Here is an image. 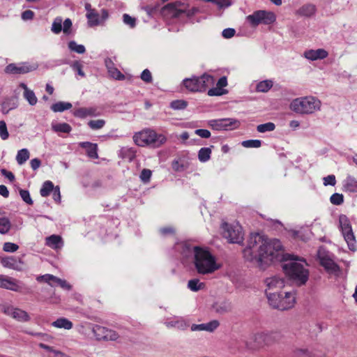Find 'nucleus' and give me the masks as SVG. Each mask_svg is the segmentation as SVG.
Returning <instances> with one entry per match:
<instances>
[{"mask_svg":"<svg viewBox=\"0 0 357 357\" xmlns=\"http://www.w3.org/2000/svg\"><path fill=\"white\" fill-rule=\"evenodd\" d=\"M282 247L278 239H268L259 234H253L243 250V257L245 260L261 268L274 259L289 260L282 264L285 274L298 284H305L309 278V271L304 267V261L293 259L291 255H283Z\"/></svg>","mask_w":357,"mask_h":357,"instance_id":"1","label":"nucleus"},{"mask_svg":"<svg viewBox=\"0 0 357 357\" xmlns=\"http://www.w3.org/2000/svg\"><path fill=\"white\" fill-rule=\"evenodd\" d=\"M181 254L184 257L193 255V264L195 270L200 275H208L220 268L215 257L206 248L194 246L188 243L181 244Z\"/></svg>","mask_w":357,"mask_h":357,"instance_id":"2","label":"nucleus"},{"mask_svg":"<svg viewBox=\"0 0 357 357\" xmlns=\"http://www.w3.org/2000/svg\"><path fill=\"white\" fill-rule=\"evenodd\" d=\"M321 101L313 96H305L294 99L290 104V108L296 113L311 114L321 109Z\"/></svg>","mask_w":357,"mask_h":357,"instance_id":"3","label":"nucleus"},{"mask_svg":"<svg viewBox=\"0 0 357 357\" xmlns=\"http://www.w3.org/2000/svg\"><path fill=\"white\" fill-rule=\"evenodd\" d=\"M135 143L139 146H151L158 148L165 143L167 138L162 134H157L152 130H144L133 136Z\"/></svg>","mask_w":357,"mask_h":357,"instance_id":"4","label":"nucleus"},{"mask_svg":"<svg viewBox=\"0 0 357 357\" xmlns=\"http://www.w3.org/2000/svg\"><path fill=\"white\" fill-rule=\"evenodd\" d=\"M185 87L192 92L204 91L207 87L214 83L213 76L207 74H204L201 77H193L191 78H186L183 81Z\"/></svg>","mask_w":357,"mask_h":357,"instance_id":"5","label":"nucleus"},{"mask_svg":"<svg viewBox=\"0 0 357 357\" xmlns=\"http://www.w3.org/2000/svg\"><path fill=\"white\" fill-rule=\"evenodd\" d=\"M340 228L351 251L357 250V244L349 218L345 215L339 216Z\"/></svg>","mask_w":357,"mask_h":357,"instance_id":"6","label":"nucleus"},{"mask_svg":"<svg viewBox=\"0 0 357 357\" xmlns=\"http://www.w3.org/2000/svg\"><path fill=\"white\" fill-rule=\"evenodd\" d=\"M222 235L231 243L240 244L243 241V229L238 224H228L224 222L222 225Z\"/></svg>","mask_w":357,"mask_h":357,"instance_id":"7","label":"nucleus"},{"mask_svg":"<svg viewBox=\"0 0 357 357\" xmlns=\"http://www.w3.org/2000/svg\"><path fill=\"white\" fill-rule=\"evenodd\" d=\"M163 9L167 10L172 17L175 18L178 17L182 13H185L188 17H190L199 11V8L196 7L187 10V6L181 1L168 3Z\"/></svg>","mask_w":357,"mask_h":357,"instance_id":"8","label":"nucleus"},{"mask_svg":"<svg viewBox=\"0 0 357 357\" xmlns=\"http://www.w3.org/2000/svg\"><path fill=\"white\" fill-rule=\"evenodd\" d=\"M247 20L252 26L259 24H270L275 21V15L272 12L257 10L248 15Z\"/></svg>","mask_w":357,"mask_h":357,"instance_id":"9","label":"nucleus"},{"mask_svg":"<svg viewBox=\"0 0 357 357\" xmlns=\"http://www.w3.org/2000/svg\"><path fill=\"white\" fill-rule=\"evenodd\" d=\"M317 257L320 264L328 273L336 274L340 271L339 266L330 257L329 254L324 248H319Z\"/></svg>","mask_w":357,"mask_h":357,"instance_id":"10","label":"nucleus"},{"mask_svg":"<svg viewBox=\"0 0 357 357\" xmlns=\"http://www.w3.org/2000/svg\"><path fill=\"white\" fill-rule=\"evenodd\" d=\"M208 125L215 130H229L238 128L240 122L235 119L227 118L210 120Z\"/></svg>","mask_w":357,"mask_h":357,"instance_id":"11","label":"nucleus"},{"mask_svg":"<svg viewBox=\"0 0 357 357\" xmlns=\"http://www.w3.org/2000/svg\"><path fill=\"white\" fill-rule=\"evenodd\" d=\"M0 287L16 292H22L24 287L16 279L0 274Z\"/></svg>","mask_w":357,"mask_h":357,"instance_id":"12","label":"nucleus"},{"mask_svg":"<svg viewBox=\"0 0 357 357\" xmlns=\"http://www.w3.org/2000/svg\"><path fill=\"white\" fill-rule=\"evenodd\" d=\"M93 333L98 340H116L118 334L113 330L100 326H96L93 329Z\"/></svg>","mask_w":357,"mask_h":357,"instance_id":"13","label":"nucleus"},{"mask_svg":"<svg viewBox=\"0 0 357 357\" xmlns=\"http://www.w3.org/2000/svg\"><path fill=\"white\" fill-rule=\"evenodd\" d=\"M35 69V66L29 65L27 63H21L19 64L10 63L6 67L5 72L8 74L22 75L31 72Z\"/></svg>","mask_w":357,"mask_h":357,"instance_id":"14","label":"nucleus"},{"mask_svg":"<svg viewBox=\"0 0 357 357\" xmlns=\"http://www.w3.org/2000/svg\"><path fill=\"white\" fill-rule=\"evenodd\" d=\"M250 342L246 341V345L250 348L259 347L263 344H268L267 333L261 332L252 334L250 336Z\"/></svg>","mask_w":357,"mask_h":357,"instance_id":"15","label":"nucleus"},{"mask_svg":"<svg viewBox=\"0 0 357 357\" xmlns=\"http://www.w3.org/2000/svg\"><path fill=\"white\" fill-rule=\"evenodd\" d=\"M45 195L46 197L52 195V197L56 204L61 203V193L59 185L54 186L50 181H46L45 183Z\"/></svg>","mask_w":357,"mask_h":357,"instance_id":"16","label":"nucleus"},{"mask_svg":"<svg viewBox=\"0 0 357 357\" xmlns=\"http://www.w3.org/2000/svg\"><path fill=\"white\" fill-rule=\"evenodd\" d=\"M219 325L220 323L218 320H212L206 324H192L191 326V331H206L208 332H213L219 326Z\"/></svg>","mask_w":357,"mask_h":357,"instance_id":"17","label":"nucleus"},{"mask_svg":"<svg viewBox=\"0 0 357 357\" xmlns=\"http://www.w3.org/2000/svg\"><path fill=\"white\" fill-rule=\"evenodd\" d=\"M328 53L324 49L309 50L304 52L306 59L315 61L317 59H323L328 56Z\"/></svg>","mask_w":357,"mask_h":357,"instance_id":"18","label":"nucleus"},{"mask_svg":"<svg viewBox=\"0 0 357 357\" xmlns=\"http://www.w3.org/2000/svg\"><path fill=\"white\" fill-rule=\"evenodd\" d=\"M266 283L268 287L266 289V291H271V290L282 289L284 287V279L278 276L267 278L266 280Z\"/></svg>","mask_w":357,"mask_h":357,"instance_id":"19","label":"nucleus"},{"mask_svg":"<svg viewBox=\"0 0 357 357\" xmlns=\"http://www.w3.org/2000/svg\"><path fill=\"white\" fill-rule=\"evenodd\" d=\"M266 294L268 301L269 304L275 309L284 308L282 305H280L281 301V296H282V292L277 293V292H271L266 291Z\"/></svg>","mask_w":357,"mask_h":357,"instance_id":"20","label":"nucleus"},{"mask_svg":"<svg viewBox=\"0 0 357 357\" xmlns=\"http://www.w3.org/2000/svg\"><path fill=\"white\" fill-rule=\"evenodd\" d=\"M295 303V296L294 294L291 292H282V296H281V301L280 305H282L284 308H279L280 310H286L289 308H291Z\"/></svg>","mask_w":357,"mask_h":357,"instance_id":"21","label":"nucleus"},{"mask_svg":"<svg viewBox=\"0 0 357 357\" xmlns=\"http://www.w3.org/2000/svg\"><path fill=\"white\" fill-rule=\"evenodd\" d=\"M79 146L86 151V155L92 159H97L98 155V145L89 142H83L79 144Z\"/></svg>","mask_w":357,"mask_h":357,"instance_id":"22","label":"nucleus"},{"mask_svg":"<svg viewBox=\"0 0 357 357\" xmlns=\"http://www.w3.org/2000/svg\"><path fill=\"white\" fill-rule=\"evenodd\" d=\"M46 245L54 250H60L63 246V241L61 236L53 234L46 238Z\"/></svg>","mask_w":357,"mask_h":357,"instance_id":"23","label":"nucleus"},{"mask_svg":"<svg viewBox=\"0 0 357 357\" xmlns=\"http://www.w3.org/2000/svg\"><path fill=\"white\" fill-rule=\"evenodd\" d=\"M73 115L78 118H86V116H96L98 115L97 109L93 107H80L73 112Z\"/></svg>","mask_w":357,"mask_h":357,"instance_id":"24","label":"nucleus"},{"mask_svg":"<svg viewBox=\"0 0 357 357\" xmlns=\"http://www.w3.org/2000/svg\"><path fill=\"white\" fill-rule=\"evenodd\" d=\"M167 328H176L179 330H185L189 324L183 317H175L173 320L165 323Z\"/></svg>","mask_w":357,"mask_h":357,"instance_id":"25","label":"nucleus"},{"mask_svg":"<svg viewBox=\"0 0 357 357\" xmlns=\"http://www.w3.org/2000/svg\"><path fill=\"white\" fill-rule=\"evenodd\" d=\"M19 87L24 89L23 96L31 105L37 102V98L32 90H30L24 83H20Z\"/></svg>","mask_w":357,"mask_h":357,"instance_id":"26","label":"nucleus"},{"mask_svg":"<svg viewBox=\"0 0 357 357\" xmlns=\"http://www.w3.org/2000/svg\"><path fill=\"white\" fill-rule=\"evenodd\" d=\"M343 187L346 191L357 192V180L351 176H348L344 181Z\"/></svg>","mask_w":357,"mask_h":357,"instance_id":"27","label":"nucleus"},{"mask_svg":"<svg viewBox=\"0 0 357 357\" xmlns=\"http://www.w3.org/2000/svg\"><path fill=\"white\" fill-rule=\"evenodd\" d=\"M51 325L55 328H64L66 330H70L73 326L72 321L64 317L57 319Z\"/></svg>","mask_w":357,"mask_h":357,"instance_id":"28","label":"nucleus"},{"mask_svg":"<svg viewBox=\"0 0 357 357\" xmlns=\"http://www.w3.org/2000/svg\"><path fill=\"white\" fill-rule=\"evenodd\" d=\"M52 129L56 133H69L72 130L71 126L67 123H52Z\"/></svg>","mask_w":357,"mask_h":357,"instance_id":"29","label":"nucleus"},{"mask_svg":"<svg viewBox=\"0 0 357 357\" xmlns=\"http://www.w3.org/2000/svg\"><path fill=\"white\" fill-rule=\"evenodd\" d=\"M316 12V6L313 4L308 3L301 6L297 11L300 15L305 17H311Z\"/></svg>","mask_w":357,"mask_h":357,"instance_id":"30","label":"nucleus"},{"mask_svg":"<svg viewBox=\"0 0 357 357\" xmlns=\"http://www.w3.org/2000/svg\"><path fill=\"white\" fill-rule=\"evenodd\" d=\"M17 106L15 98L6 99L1 104V112L4 114H7L11 109L16 108Z\"/></svg>","mask_w":357,"mask_h":357,"instance_id":"31","label":"nucleus"},{"mask_svg":"<svg viewBox=\"0 0 357 357\" xmlns=\"http://www.w3.org/2000/svg\"><path fill=\"white\" fill-rule=\"evenodd\" d=\"M0 262L3 267L12 269L17 268V261L15 257L10 256L2 257Z\"/></svg>","mask_w":357,"mask_h":357,"instance_id":"32","label":"nucleus"},{"mask_svg":"<svg viewBox=\"0 0 357 357\" xmlns=\"http://www.w3.org/2000/svg\"><path fill=\"white\" fill-rule=\"evenodd\" d=\"M72 104L68 102L59 101L51 106V109L54 112H62L72 107Z\"/></svg>","mask_w":357,"mask_h":357,"instance_id":"33","label":"nucleus"},{"mask_svg":"<svg viewBox=\"0 0 357 357\" xmlns=\"http://www.w3.org/2000/svg\"><path fill=\"white\" fill-rule=\"evenodd\" d=\"M86 17L88 19V23L90 26H97L101 23L99 14L96 13L95 10L93 11H89V13H87Z\"/></svg>","mask_w":357,"mask_h":357,"instance_id":"34","label":"nucleus"},{"mask_svg":"<svg viewBox=\"0 0 357 357\" xmlns=\"http://www.w3.org/2000/svg\"><path fill=\"white\" fill-rule=\"evenodd\" d=\"M217 313L223 314L231 310V305L229 303L224 301L213 306Z\"/></svg>","mask_w":357,"mask_h":357,"instance_id":"35","label":"nucleus"},{"mask_svg":"<svg viewBox=\"0 0 357 357\" xmlns=\"http://www.w3.org/2000/svg\"><path fill=\"white\" fill-rule=\"evenodd\" d=\"M188 287L192 291H198L205 287V284L199 279H192L188 281Z\"/></svg>","mask_w":357,"mask_h":357,"instance_id":"36","label":"nucleus"},{"mask_svg":"<svg viewBox=\"0 0 357 357\" xmlns=\"http://www.w3.org/2000/svg\"><path fill=\"white\" fill-rule=\"evenodd\" d=\"M13 318L19 321H27L29 320V316L26 312L16 307L15 309Z\"/></svg>","mask_w":357,"mask_h":357,"instance_id":"37","label":"nucleus"},{"mask_svg":"<svg viewBox=\"0 0 357 357\" xmlns=\"http://www.w3.org/2000/svg\"><path fill=\"white\" fill-rule=\"evenodd\" d=\"M29 158V151L26 149H22L17 152L16 160L19 165H23Z\"/></svg>","mask_w":357,"mask_h":357,"instance_id":"38","label":"nucleus"},{"mask_svg":"<svg viewBox=\"0 0 357 357\" xmlns=\"http://www.w3.org/2000/svg\"><path fill=\"white\" fill-rule=\"evenodd\" d=\"M211 150L210 148L204 147L202 148L198 153V158L199 161L205 162L208 161L211 158Z\"/></svg>","mask_w":357,"mask_h":357,"instance_id":"39","label":"nucleus"},{"mask_svg":"<svg viewBox=\"0 0 357 357\" xmlns=\"http://www.w3.org/2000/svg\"><path fill=\"white\" fill-rule=\"evenodd\" d=\"M11 227V223L8 218H0V234H7Z\"/></svg>","mask_w":357,"mask_h":357,"instance_id":"40","label":"nucleus"},{"mask_svg":"<svg viewBox=\"0 0 357 357\" xmlns=\"http://www.w3.org/2000/svg\"><path fill=\"white\" fill-rule=\"evenodd\" d=\"M122 157L132 161L136 156V150L133 148H123L121 149Z\"/></svg>","mask_w":357,"mask_h":357,"instance_id":"41","label":"nucleus"},{"mask_svg":"<svg viewBox=\"0 0 357 357\" xmlns=\"http://www.w3.org/2000/svg\"><path fill=\"white\" fill-rule=\"evenodd\" d=\"M273 86V82L271 80L261 81L257 84L256 90L259 92H267Z\"/></svg>","mask_w":357,"mask_h":357,"instance_id":"42","label":"nucleus"},{"mask_svg":"<svg viewBox=\"0 0 357 357\" xmlns=\"http://www.w3.org/2000/svg\"><path fill=\"white\" fill-rule=\"evenodd\" d=\"M275 125L272 122H268L266 123L258 125L257 126V130L261 133L273 131L275 130Z\"/></svg>","mask_w":357,"mask_h":357,"instance_id":"43","label":"nucleus"},{"mask_svg":"<svg viewBox=\"0 0 357 357\" xmlns=\"http://www.w3.org/2000/svg\"><path fill=\"white\" fill-rule=\"evenodd\" d=\"M68 48L78 54H84L86 51L85 47L83 45H78L75 41H70L68 43Z\"/></svg>","mask_w":357,"mask_h":357,"instance_id":"44","label":"nucleus"},{"mask_svg":"<svg viewBox=\"0 0 357 357\" xmlns=\"http://www.w3.org/2000/svg\"><path fill=\"white\" fill-rule=\"evenodd\" d=\"M241 144L245 148H259L261 146V141L259 139H248L243 141Z\"/></svg>","mask_w":357,"mask_h":357,"instance_id":"45","label":"nucleus"},{"mask_svg":"<svg viewBox=\"0 0 357 357\" xmlns=\"http://www.w3.org/2000/svg\"><path fill=\"white\" fill-rule=\"evenodd\" d=\"M105 125V121L103 119L91 120L88 122V126L92 130H99Z\"/></svg>","mask_w":357,"mask_h":357,"instance_id":"46","label":"nucleus"},{"mask_svg":"<svg viewBox=\"0 0 357 357\" xmlns=\"http://www.w3.org/2000/svg\"><path fill=\"white\" fill-rule=\"evenodd\" d=\"M188 105V103L186 101L183 100H174L171 102L170 107L174 109H185Z\"/></svg>","mask_w":357,"mask_h":357,"instance_id":"47","label":"nucleus"},{"mask_svg":"<svg viewBox=\"0 0 357 357\" xmlns=\"http://www.w3.org/2000/svg\"><path fill=\"white\" fill-rule=\"evenodd\" d=\"M227 93V91L226 89H222L218 86H215L214 88L210 89L208 91V95L209 96H222L224 94Z\"/></svg>","mask_w":357,"mask_h":357,"instance_id":"48","label":"nucleus"},{"mask_svg":"<svg viewBox=\"0 0 357 357\" xmlns=\"http://www.w3.org/2000/svg\"><path fill=\"white\" fill-rule=\"evenodd\" d=\"M330 201L334 205H340L344 202V196L342 194L334 193L331 196Z\"/></svg>","mask_w":357,"mask_h":357,"instance_id":"49","label":"nucleus"},{"mask_svg":"<svg viewBox=\"0 0 357 357\" xmlns=\"http://www.w3.org/2000/svg\"><path fill=\"white\" fill-rule=\"evenodd\" d=\"M268 333V344L272 342H277L280 340L282 338V335L280 332L278 331H271Z\"/></svg>","mask_w":357,"mask_h":357,"instance_id":"50","label":"nucleus"},{"mask_svg":"<svg viewBox=\"0 0 357 357\" xmlns=\"http://www.w3.org/2000/svg\"><path fill=\"white\" fill-rule=\"evenodd\" d=\"M152 175V172L149 169H143L141 172L139 178L145 183H149Z\"/></svg>","mask_w":357,"mask_h":357,"instance_id":"51","label":"nucleus"},{"mask_svg":"<svg viewBox=\"0 0 357 357\" xmlns=\"http://www.w3.org/2000/svg\"><path fill=\"white\" fill-rule=\"evenodd\" d=\"M62 30V20L61 18H56L52 23V31L54 33H59Z\"/></svg>","mask_w":357,"mask_h":357,"instance_id":"52","label":"nucleus"},{"mask_svg":"<svg viewBox=\"0 0 357 357\" xmlns=\"http://www.w3.org/2000/svg\"><path fill=\"white\" fill-rule=\"evenodd\" d=\"M109 75L111 77L117 80H123L125 78L123 74H122L116 68H109Z\"/></svg>","mask_w":357,"mask_h":357,"instance_id":"53","label":"nucleus"},{"mask_svg":"<svg viewBox=\"0 0 357 357\" xmlns=\"http://www.w3.org/2000/svg\"><path fill=\"white\" fill-rule=\"evenodd\" d=\"M58 280H61V278H59L53 275L46 273V283H47L51 287L59 286Z\"/></svg>","mask_w":357,"mask_h":357,"instance_id":"54","label":"nucleus"},{"mask_svg":"<svg viewBox=\"0 0 357 357\" xmlns=\"http://www.w3.org/2000/svg\"><path fill=\"white\" fill-rule=\"evenodd\" d=\"M19 248V246L10 242H6L3 244V250L6 252H14L17 251Z\"/></svg>","mask_w":357,"mask_h":357,"instance_id":"55","label":"nucleus"},{"mask_svg":"<svg viewBox=\"0 0 357 357\" xmlns=\"http://www.w3.org/2000/svg\"><path fill=\"white\" fill-rule=\"evenodd\" d=\"M0 137L3 140L7 139L9 137L6 124L4 121H0Z\"/></svg>","mask_w":357,"mask_h":357,"instance_id":"56","label":"nucleus"},{"mask_svg":"<svg viewBox=\"0 0 357 357\" xmlns=\"http://www.w3.org/2000/svg\"><path fill=\"white\" fill-rule=\"evenodd\" d=\"M123 21L126 24L128 25L130 28H134L136 25L135 18L132 17L128 14H123Z\"/></svg>","mask_w":357,"mask_h":357,"instance_id":"57","label":"nucleus"},{"mask_svg":"<svg viewBox=\"0 0 357 357\" xmlns=\"http://www.w3.org/2000/svg\"><path fill=\"white\" fill-rule=\"evenodd\" d=\"M140 77L146 83H151L153 79L151 73L148 69L142 71Z\"/></svg>","mask_w":357,"mask_h":357,"instance_id":"58","label":"nucleus"},{"mask_svg":"<svg viewBox=\"0 0 357 357\" xmlns=\"http://www.w3.org/2000/svg\"><path fill=\"white\" fill-rule=\"evenodd\" d=\"M20 195L24 202H26L28 204H33V201L31 199V197H30V195H29V192L28 190H20Z\"/></svg>","mask_w":357,"mask_h":357,"instance_id":"59","label":"nucleus"},{"mask_svg":"<svg viewBox=\"0 0 357 357\" xmlns=\"http://www.w3.org/2000/svg\"><path fill=\"white\" fill-rule=\"evenodd\" d=\"M185 165L178 160H174L172 162V167L176 172L183 171L185 169Z\"/></svg>","mask_w":357,"mask_h":357,"instance_id":"60","label":"nucleus"},{"mask_svg":"<svg viewBox=\"0 0 357 357\" xmlns=\"http://www.w3.org/2000/svg\"><path fill=\"white\" fill-rule=\"evenodd\" d=\"M236 33V30L233 28H227L225 29L222 32V36L223 38L229 39L232 38Z\"/></svg>","mask_w":357,"mask_h":357,"instance_id":"61","label":"nucleus"},{"mask_svg":"<svg viewBox=\"0 0 357 357\" xmlns=\"http://www.w3.org/2000/svg\"><path fill=\"white\" fill-rule=\"evenodd\" d=\"M336 183L335 176L333 174L328 175L324 178V185H332L334 186Z\"/></svg>","mask_w":357,"mask_h":357,"instance_id":"62","label":"nucleus"},{"mask_svg":"<svg viewBox=\"0 0 357 357\" xmlns=\"http://www.w3.org/2000/svg\"><path fill=\"white\" fill-rule=\"evenodd\" d=\"M71 27H72V21L69 18L66 19L63 22V26L62 28L63 33L67 35L70 34Z\"/></svg>","mask_w":357,"mask_h":357,"instance_id":"63","label":"nucleus"},{"mask_svg":"<svg viewBox=\"0 0 357 357\" xmlns=\"http://www.w3.org/2000/svg\"><path fill=\"white\" fill-rule=\"evenodd\" d=\"M195 134L202 138H208L211 137V132L206 129H197L195 131Z\"/></svg>","mask_w":357,"mask_h":357,"instance_id":"64","label":"nucleus"}]
</instances>
